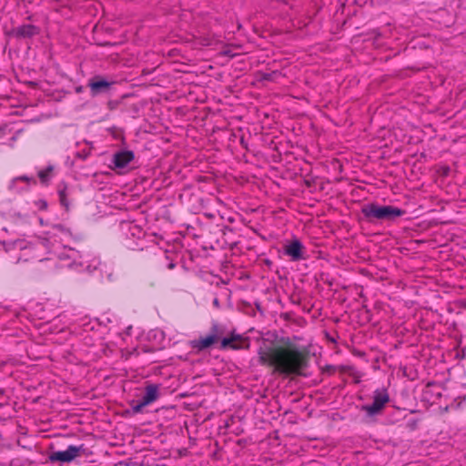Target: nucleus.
<instances>
[{
	"label": "nucleus",
	"instance_id": "f257e3e1",
	"mask_svg": "<svg viewBox=\"0 0 466 466\" xmlns=\"http://www.w3.org/2000/svg\"><path fill=\"white\" fill-rule=\"evenodd\" d=\"M259 362L284 375H299L307 366V354L294 344L260 349Z\"/></svg>",
	"mask_w": 466,
	"mask_h": 466
},
{
	"label": "nucleus",
	"instance_id": "f03ea898",
	"mask_svg": "<svg viewBox=\"0 0 466 466\" xmlns=\"http://www.w3.org/2000/svg\"><path fill=\"white\" fill-rule=\"evenodd\" d=\"M362 213L367 218L391 219L400 217L403 214V211L392 206H378L375 204H370L362 208Z\"/></svg>",
	"mask_w": 466,
	"mask_h": 466
},
{
	"label": "nucleus",
	"instance_id": "7ed1b4c3",
	"mask_svg": "<svg viewBox=\"0 0 466 466\" xmlns=\"http://www.w3.org/2000/svg\"><path fill=\"white\" fill-rule=\"evenodd\" d=\"M390 400L389 394L385 389H378L373 392V401L370 405H365L362 410L370 416L378 414L382 410Z\"/></svg>",
	"mask_w": 466,
	"mask_h": 466
},
{
	"label": "nucleus",
	"instance_id": "20e7f679",
	"mask_svg": "<svg viewBox=\"0 0 466 466\" xmlns=\"http://www.w3.org/2000/svg\"><path fill=\"white\" fill-rule=\"evenodd\" d=\"M82 451L83 446L70 445L66 451H58L52 452L49 455V460L53 462L60 461L64 463H69L73 461L76 458L80 456Z\"/></svg>",
	"mask_w": 466,
	"mask_h": 466
},
{
	"label": "nucleus",
	"instance_id": "39448f33",
	"mask_svg": "<svg viewBox=\"0 0 466 466\" xmlns=\"http://www.w3.org/2000/svg\"><path fill=\"white\" fill-rule=\"evenodd\" d=\"M244 343H246V340L243 339V337L238 334H232L230 337L224 338L221 340L220 348H230L232 350H239L244 347Z\"/></svg>",
	"mask_w": 466,
	"mask_h": 466
},
{
	"label": "nucleus",
	"instance_id": "423d86ee",
	"mask_svg": "<svg viewBox=\"0 0 466 466\" xmlns=\"http://www.w3.org/2000/svg\"><path fill=\"white\" fill-rule=\"evenodd\" d=\"M134 159L132 151H120L114 155V165L117 168L126 167Z\"/></svg>",
	"mask_w": 466,
	"mask_h": 466
},
{
	"label": "nucleus",
	"instance_id": "0eeeda50",
	"mask_svg": "<svg viewBox=\"0 0 466 466\" xmlns=\"http://www.w3.org/2000/svg\"><path fill=\"white\" fill-rule=\"evenodd\" d=\"M302 245L299 240H294L285 246V253L291 258L292 260H299L302 258Z\"/></svg>",
	"mask_w": 466,
	"mask_h": 466
},
{
	"label": "nucleus",
	"instance_id": "6e6552de",
	"mask_svg": "<svg viewBox=\"0 0 466 466\" xmlns=\"http://www.w3.org/2000/svg\"><path fill=\"white\" fill-rule=\"evenodd\" d=\"M217 340V336L214 334L208 335L204 338H199L191 342L194 349L198 350H203L209 348Z\"/></svg>",
	"mask_w": 466,
	"mask_h": 466
},
{
	"label": "nucleus",
	"instance_id": "1a4fd4ad",
	"mask_svg": "<svg viewBox=\"0 0 466 466\" xmlns=\"http://www.w3.org/2000/svg\"><path fill=\"white\" fill-rule=\"evenodd\" d=\"M158 398V387L151 384L146 388L145 395L142 398L144 404L149 405Z\"/></svg>",
	"mask_w": 466,
	"mask_h": 466
},
{
	"label": "nucleus",
	"instance_id": "9d476101",
	"mask_svg": "<svg viewBox=\"0 0 466 466\" xmlns=\"http://www.w3.org/2000/svg\"><path fill=\"white\" fill-rule=\"evenodd\" d=\"M37 33L36 27L32 25H25L16 29V34L24 37H29Z\"/></svg>",
	"mask_w": 466,
	"mask_h": 466
},
{
	"label": "nucleus",
	"instance_id": "9b49d317",
	"mask_svg": "<svg viewBox=\"0 0 466 466\" xmlns=\"http://www.w3.org/2000/svg\"><path fill=\"white\" fill-rule=\"evenodd\" d=\"M110 86V83L106 80H97V81H92L89 84L90 89L93 93V95H96L98 92L101 91L103 88H107Z\"/></svg>",
	"mask_w": 466,
	"mask_h": 466
},
{
	"label": "nucleus",
	"instance_id": "f8f14e48",
	"mask_svg": "<svg viewBox=\"0 0 466 466\" xmlns=\"http://www.w3.org/2000/svg\"><path fill=\"white\" fill-rule=\"evenodd\" d=\"M51 235L50 238L57 237V236H68L70 235V231L68 228H66L62 225H55L52 227L51 231L49 232Z\"/></svg>",
	"mask_w": 466,
	"mask_h": 466
},
{
	"label": "nucleus",
	"instance_id": "ddd939ff",
	"mask_svg": "<svg viewBox=\"0 0 466 466\" xmlns=\"http://www.w3.org/2000/svg\"><path fill=\"white\" fill-rule=\"evenodd\" d=\"M77 252L75 251L74 249H71L69 248L68 250H66V254H57V257L59 259H66V258H75L76 256Z\"/></svg>",
	"mask_w": 466,
	"mask_h": 466
},
{
	"label": "nucleus",
	"instance_id": "4468645a",
	"mask_svg": "<svg viewBox=\"0 0 466 466\" xmlns=\"http://www.w3.org/2000/svg\"><path fill=\"white\" fill-rule=\"evenodd\" d=\"M31 180L30 177H26V176H21V177H17L15 178H14L12 181H11V184H10V188L11 189H14L15 187V184L17 181H25V182H29Z\"/></svg>",
	"mask_w": 466,
	"mask_h": 466
},
{
	"label": "nucleus",
	"instance_id": "2eb2a0df",
	"mask_svg": "<svg viewBox=\"0 0 466 466\" xmlns=\"http://www.w3.org/2000/svg\"><path fill=\"white\" fill-rule=\"evenodd\" d=\"M147 406V404H144V401L141 400L138 403L134 404L132 406V410L134 413H138L142 410L144 407Z\"/></svg>",
	"mask_w": 466,
	"mask_h": 466
},
{
	"label": "nucleus",
	"instance_id": "dca6fc26",
	"mask_svg": "<svg viewBox=\"0 0 466 466\" xmlns=\"http://www.w3.org/2000/svg\"><path fill=\"white\" fill-rule=\"evenodd\" d=\"M52 170L51 167L46 169V170H41L39 173H38V176L39 177L41 178V180L43 182H46L47 181V178H48V176H49V172Z\"/></svg>",
	"mask_w": 466,
	"mask_h": 466
},
{
	"label": "nucleus",
	"instance_id": "f3484780",
	"mask_svg": "<svg viewBox=\"0 0 466 466\" xmlns=\"http://www.w3.org/2000/svg\"><path fill=\"white\" fill-rule=\"evenodd\" d=\"M59 196H60V202H61V204H62L64 207H66V208H68L69 203H68V201H67V199H66V195L65 190H61V191L59 192Z\"/></svg>",
	"mask_w": 466,
	"mask_h": 466
},
{
	"label": "nucleus",
	"instance_id": "a211bd4d",
	"mask_svg": "<svg viewBox=\"0 0 466 466\" xmlns=\"http://www.w3.org/2000/svg\"><path fill=\"white\" fill-rule=\"evenodd\" d=\"M93 263H94V265H93V266H91L90 264L86 265V270H87V271H92L93 269H96V266H97V264H98L97 259H96V258H94Z\"/></svg>",
	"mask_w": 466,
	"mask_h": 466
},
{
	"label": "nucleus",
	"instance_id": "6ab92c4d",
	"mask_svg": "<svg viewBox=\"0 0 466 466\" xmlns=\"http://www.w3.org/2000/svg\"><path fill=\"white\" fill-rule=\"evenodd\" d=\"M37 206H38V208H41V209H46V208H47V203H46V201H45V200H39V201L37 202Z\"/></svg>",
	"mask_w": 466,
	"mask_h": 466
},
{
	"label": "nucleus",
	"instance_id": "aec40b11",
	"mask_svg": "<svg viewBox=\"0 0 466 466\" xmlns=\"http://www.w3.org/2000/svg\"><path fill=\"white\" fill-rule=\"evenodd\" d=\"M214 304H215L216 306H218V300L217 299L214 300Z\"/></svg>",
	"mask_w": 466,
	"mask_h": 466
},
{
	"label": "nucleus",
	"instance_id": "412c9836",
	"mask_svg": "<svg viewBox=\"0 0 466 466\" xmlns=\"http://www.w3.org/2000/svg\"><path fill=\"white\" fill-rule=\"evenodd\" d=\"M63 249L66 251L67 250L66 247H63ZM63 254L65 255L66 253H63Z\"/></svg>",
	"mask_w": 466,
	"mask_h": 466
},
{
	"label": "nucleus",
	"instance_id": "4be33fe9",
	"mask_svg": "<svg viewBox=\"0 0 466 466\" xmlns=\"http://www.w3.org/2000/svg\"><path fill=\"white\" fill-rule=\"evenodd\" d=\"M63 249L66 251L67 250L66 247H63ZM63 254L65 255L66 253H63Z\"/></svg>",
	"mask_w": 466,
	"mask_h": 466
},
{
	"label": "nucleus",
	"instance_id": "5701e85b",
	"mask_svg": "<svg viewBox=\"0 0 466 466\" xmlns=\"http://www.w3.org/2000/svg\"><path fill=\"white\" fill-rule=\"evenodd\" d=\"M157 466H166V465H157Z\"/></svg>",
	"mask_w": 466,
	"mask_h": 466
}]
</instances>
